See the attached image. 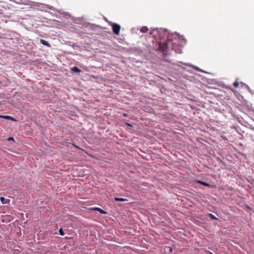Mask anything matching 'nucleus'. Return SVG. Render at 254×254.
Masks as SVG:
<instances>
[{
	"instance_id": "f257e3e1",
	"label": "nucleus",
	"mask_w": 254,
	"mask_h": 254,
	"mask_svg": "<svg viewBox=\"0 0 254 254\" xmlns=\"http://www.w3.org/2000/svg\"><path fill=\"white\" fill-rule=\"evenodd\" d=\"M177 40H172L171 39H168L165 42L159 43V50L161 51L163 54L167 55V49H171L175 51L176 53H180L181 50L180 46L179 44L176 43Z\"/></svg>"
},
{
	"instance_id": "f03ea898",
	"label": "nucleus",
	"mask_w": 254,
	"mask_h": 254,
	"mask_svg": "<svg viewBox=\"0 0 254 254\" xmlns=\"http://www.w3.org/2000/svg\"><path fill=\"white\" fill-rule=\"evenodd\" d=\"M112 29L113 31V32L116 35H119L120 30H121V26L120 25L117 23H113L112 24Z\"/></svg>"
},
{
	"instance_id": "7ed1b4c3",
	"label": "nucleus",
	"mask_w": 254,
	"mask_h": 254,
	"mask_svg": "<svg viewBox=\"0 0 254 254\" xmlns=\"http://www.w3.org/2000/svg\"><path fill=\"white\" fill-rule=\"evenodd\" d=\"M90 209L91 210L98 211L101 214H106L107 213L105 211H104V210H103L99 207L91 208Z\"/></svg>"
},
{
	"instance_id": "20e7f679",
	"label": "nucleus",
	"mask_w": 254,
	"mask_h": 254,
	"mask_svg": "<svg viewBox=\"0 0 254 254\" xmlns=\"http://www.w3.org/2000/svg\"><path fill=\"white\" fill-rule=\"evenodd\" d=\"M0 200L2 204H7L9 202L10 200L8 199H6L3 197H0Z\"/></svg>"
},
{
	"instance_id": "39448f33",
	"label": "nucleus",
	"mask_w": 254,
	"mask_h": 254,
	"mask_svg": "<svg viewBox=\"0 0 254 254\" xmlns=\"http://www.w3.org/2000/svg\"><path fill=\"white\" fill-rule=\"evenodd\" d=\"M40 43L43 44V45L46 46L48 47H50L51 46L50 44L48 42L46 41L45 40H44L43 39H41L40 40Z\"/></svg>"
},
{
	"instance_id": "423d86ee",
	"label": "nucleus",
	"mask_w": 254,
	"mask_h": 254,
	"mask_svg": "<svg viewBox=\"0 0 254 254\" xmlns=\"http://www.w3.org/2000/svg\"><path fill=\"white\" fill-rule=\"evenodd\" d=\"M71 70L73 72H78V73H79L81 71V70L79 68H78L77 66H74V67H72L71 68Z\"/></svg>"
},
{
	"instance_id": "0eeeda50",
	"label": "nucleus",
	"mask_w": 254,
	"mask_h": 254,
	"mask_svg": "<svg viewBox=\"0 0 254 254\" xmlns=\"http://www.w3.org/2000/svg\"><path fill=\"white\" fill-rule=\"evenodd\" d=\"M140 31L142 33H146L148 31V28L146 26H143L140 29Z\"/></svg>"
},
{
	"instance_id": "6e6552de",
	"label": "nucleus",
	"mask_w": 254,
	"mask_h": 254,
	"mask_svg": "<svg viewBox=\"0 0 254 254\" xmlns=\"http://www.w3.org/2000/svg\"><path fill=\"white\" fill-rule=\"evenodd\" d=\"M197 183L201 184V185L206 186V187H209L210 186L209 184H208V183L200 181H197Z\"/></svg>"
},
{
	"instance_id": "1a4fd4ad",
	"label": "nucleus",
	"mask_w": 254,
	"mask_h": 254,
	"mask_svg": "<svg viewBox=\"0 0 254 254\" xmlns=\"http://www.w3.org/2000/svg\"><path fill=\"white\" fill-rule=\"evenodd\" d=\"M172 249L170 247H168V246H166L165 247V251L166 252H168V253H170L172 252Z\"/></svg>"
},
{
	"instance_id": "9d476101",
	"label": "nucleus",
	"mask_w": 254,
	"mask_h": 254,
	"mask_svg": "<svg viewBox=\"0 0 254 254\" xmlns=\"http://www.w3.org/2000/svg\"><path fill=\"white\" fill-rule=\"evenodd\" d=\"M115 200L116 201H125L127 200L126 199L123 198H119V197H115Z\"/></svg>"
},
{
	"instance_id": "9b49d317",
	"label": "nucleus",
	"mask_w": 254,
	"mask_h": 254,
	"mask_svg": "<svg viewBox=\"0 0 254 254\" xmlns=\"http://www.w3.org/2000/svg\"><path fill=\"white\" fill-rule=\"evenodd\" d=\"M59 234L61 236H64V233L62 228H60L59 229Z\"/></svg>"
},
{
	"instance_id": "f8f14e48",
	"label": "nucleus",
	"mask_w": 254,
	"mask_h": 254,
	"mask_svg": "<svg viewBox=\"0 0 254 254\" xmlns=\"http://www.w3.org/2000/svg\"><path fill=\"white\" fill-rule=\"evenodd\" d=\"M239 83L238 81H236L235 82H234L233 83V86L235 87V88H238L239 87Z\"/></svg>"
},
{
	"instance_id": "ddd939ff",
	"label": "nucleus",
	"mask_w": 254,
	"mask_h": 254,
	"mask_svg": "<svg viewBox=\"0 0 254 254\" xmlns=\"http://www.w3.org/2000/svg\"><path fill=\"white\" fill-rule=\"evenodd\" d=\"M0 118L9 120V116H0Z\"/></svg>"
},
{
	"instance_id": "4468645a",
	"label": "nucleus",
	"mask_w": 254,
	"mask_h": 254,
	"mask_svg": "<svg viewBox=\"0 0 254 254\" xmlns=\"http://www.w3.org/2000/svg\"><path fill=\"white\" fill-rule=\"evenodd\" d=\"M209 216H210V217L212 219H216L217 218L212 214L210 213L209 214Z\"/></svg>"
},
{
	"instance_id": "2eb2a0df",
	"label": "nucleus",
	"mask_w": 254,
	"mask_h": 254,
	"mask_svg": "<svg viewBox=\"0 0 254 254\" xmlns=\"http://www.w3.org/2000/svg\"><path fill=\"white\" fill-rule=\"evenodd\" d=\"M9 120H10L13 121H16L15 119L14 118H13L12 117H10V116H9Z\"/></svg>"
},
{
	"instance_id": "dca6fc26",
	"label": "nucleus",
	"mask_w": 254,
	"mask_h": 254,
	"mask_svg": "<svg viewBox=\"0 0 254 254\" xmlns=\"http://www.w3.org/2000/svg\"><path fill=\"white\" fill-rule=\"evenodd\" d=\"M7 140H8V141H10V140H13V141H14V138H13V137H9V138L7 139Z\"/></svg>"
},
{
	"instance_id": "f3484780",
	"label": "nucleus",
	"mask_w": 254,
	"mask_h": 254,
	"mask_svg": "<svg viewBox=\"0 0 254 254\" xmlns=\"http://www.w3.org/2000/svg\"><path fill=\"white\" fill-rule=\"evenodd\" d=\"M126 125H127V126L131 127H132V126L130 124H129V123H126Z\"/></svg>"
},
{
	"instance_id": "a211bd4d",
	"label": "nucleus",
	"mask_w": 254,
	"mask_h": 254,
	"mask_svg": "<svg viewBox=\"0 0 254 254\" xmlns=\"http://www.w3.org/2000/svg\"><path fill=\"white\" fill-rule=\"evenodd\" d=\"M123 116L126 117L127 116V114L124 113V114H123Z\"/></svg>"
},
{
	"instance_id": "6ab92c4d",
	"label": "nucleus",
	"mask_w": 254,
	"mask_h": 254,
	"mask_svg": "<svg viewBox=\"0 0 254 254\" xmlns=\"http://www.w3.org/2000/svg\"><path fill=\"white\" fill-rule=\"evenodd\" d=\"M153 32H152L150 33V34L152 35L153 34Z\"/></svg>"
}]
</instances>
